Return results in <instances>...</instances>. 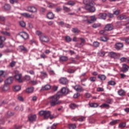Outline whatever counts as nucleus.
I'll use <instances>...</instances> for the list:
<instances>
[{"label": "nucleus", "instance_id": "nucleus-42", "mask_svg": "<svg viewBox=\"0 0 129 129\" xmlns=\"http://www.w3.org/2000/svg\"><path fill=\"white\" fill-rule=\"evenodd\" d=\"M19 25L21 26V27H22L23 28L26 27V23L24 21H20L19 22Z\"/></svg>", "mask_w": 129, "mask_h": 129}, {"label": "nucleus", "instance_id": "nucleus-26", "mask_svg": "<svg viewBox=\"0 0 129 129\" xmlns=\"http://www.w3.org/2000/svg\"><path fill=\"white\" fill-rule=\"evenodd\" d=\"M69 107L71 108V109H75V108L78 107V105L74 103H72L69 105Z\"/></svg>", "mask_w": 129, "mask_h": 129}, {"label": "nucleus", "instance_id": "nucleus-33", "mask_svg": "<svg viewBox=\"0 0 129 129\" xmlns=\"http://www.w3.org/2000/svg\"><path fill=\"white\" fill-rule=\"evenodd\" d=\"M13 89L14 91H19V90H21V86H15L13 87Z\"/></svg>", "mask_w": 129, "mask_h": 129}, {"label": "nucleus", "instance_id": "nucleus-63", "mask_svg": "<svg viewBox=\"0 0 129 129\" xmlns=\"http://www.w3.org/2000/svg\"><path fill=\"white\" fill-rule=\"evenodd\" d=\"M80 95V94H79L78 93L75 94L74 95V98H77L78 97H79Z\"/></svg>", "mask_w": 129, "mask_h": 129}, {"label": "nucleus", "instance_id": "nucleus-12", "mask_svg": "<svg viewBox=\"0 0 129 129\" xmlns=\"http://www.w3.org/2000/svg\"><path fill=\"white\" fill-rule=\"evenodd\" d=\"M117 93L119 95V96L122 97L125 96V94L126 93V92H125V91H124V90L120 89L118 90Z\"/></svg>", "mask_w": 129, "mask_h": 129}, {"label": "nucleus", "instance_id": "nucleus-38", "mask_svg": "<svg viewBox=\"0 0 129 129\" xmlns=\"http://www.w3.org/2000/svg\"><path fill=\"white\" fill-rule=\"evenodd\" d=\"M124 19H125V16L124 15H120L119 16L117 17V20H124Z\"/></svg>", "mask_w": 129, "mask_h": 129}, {"label": "nucleus", "instance_id": "nucleus-51", "mask_svg": "<svg viewBox=\"0 0 129 129\" xmlns=\"http://www.w3.org/2000/svg\"><path fill=\"white\" fill-rule=\"evenodd\" d=\"M51 89H52V90H53V91H57V90H58V86H53L51 87Z\"/></svg>", "mask_w": 129, "mask_h": 129}, {"label": "nucleus", "instance_id": "nucleus-8", "mask_svg": "<svg viewBox=\"0 0 129 129\" xmlns=\"http://www.w3.org/2000/svg\"><path fill=\"white\" fill-rule=\"evenodd\" d=\"M59 82L61 84L66 85L68 84V80L66 78H61L59 79Z\"/></svg>", "mask_w": 129, "mask_h": 129}, {"label": "nucleus", "instance_id": "nucleus-40", "mask_svg": "<svg viewBox=\"0 0 129 129\" xmlns=\"http://www.w3.org/2000/svg\"><path fill=\"white\" fill-rule=\"evenodd\" d=\"M100 45V43L97 42V41H94L93 43V46L94 47H99V45Z\"/></svg>", "mask_w": 129, "mask_h": 129}, {"label": "nucleus", "instance_id": "nucleus-15", "mask_svg": "<svg viewBox=\"0 0 129 129\" xmlns=\"http://www.w3.org/2000/svg\"><path fill=\"white\" fill-rule=\"evenodd\" d=\"M74 90H76V91H78L79 92H81L82 90H83V89L82 88V87L79 85H77L75 87H74Z\"/></svg>", "mask_w": 129, "mask_h": 129}, {"label": "nucleus", "instance_id": "nucleus-28", "mask_svg": "<svg viewBox=\"0 0 129 129\" xmlns=\"http://www.w3.org/2000/svg\"><path fill=\"white\" fill-rule=\"evenodd\" d=\"M26 91L27 93H33V92H34V88H28L26 89Z\"/></svg>", "mask_w": 129, "mask_h": 129}, {"label": "nucleus", "instance_id": "nucleus-6", "mask_svg": "<svg viewBox=\"0 0 129 129\" xmlns=\"http://www.w3.org/2000/svg\"><path fill=\"white\" fill-rule=\"evenodd\" d=\"M109 55L111 58H114V59H118L119 58V54L113 52H110Z\"/></svg>", "mask_w": 129, "mask_h": 129}, {"label": "nucleus", "instance_id": "nucleus-32", "mask_svg": "<svg viewBox=\"0 0 129 129\" xmlns=\"http://www.w3.org/2000/svg\"><path fill=\"white\" fill-rule=\"evenodd\" d=\"M69 128L75 129L76 128V124H70L69 125Z\"/></svg>", "mask_w": 129, "mask_h": 129}, {"label": "nucleus", "instance_id": "nucleus-5", "mask_svg": "<svg viewBox=\"0 0 129 129\" xmlns=\"http://www.w3.org/2000/svg\"><path fill=\"white\" fill-rule=\"evenodd\" d=\"M39 39L41 42H44V43H48L49 42V37L47 36L42 35L39 37Z\"/></svg>", "mask_w": 129, "mask_h": 129}, {"label": "nucleus", "instance_id": "nucleus-35", "mask_svg": "<svg viewBox=\"0 0 129 129\" xmlns=\"http://www.w3.org/2000/svg\"><path fill=\"white\" fill-rule=\"evenodd\" d=\"M108 84L109 85H111V86H114V85H115V84H116V83H115V82H114L113 81H110L108 82Z\"/></svg>", "mask_w": 129, "mask_h": 129}, {"label": "nucleus", "instance_id": "nucleus-19", "mask_svg": "<svg viewBox=\"0 0 129 129\" xmlns=\"http://www.w3.org/2000/svg\"><path fill=\"white\" fill-rule=\"evenodd\" d=\"M6 41V37L4 36H0V48L4 47V43Z\"/></svg>", "mask_w": 129, "mask_h": 129}, {"label": "nucleus", "instance_id": "nucleus-57", "mask_svg": "<svg viewBox=\"0 0 129 129\" xmlns=\"http://www.w3.org/2000/svg\"><path fill=\"white\" fill-rule=\"evenodd\" d=\"M72 32H73V33H79V30H78L77 28H73Z\"/></svg>", "mask_w": 129, "mask_h": 129}, {"label": "nucleus", "instance_id": "nucleus-50", "mask_svg": "<svg viewBox=\"0 0 129 129\" xmlns=\"http://www.w3.org/2000/svg\"><path fill=\"white\" fill-rule=\"evenodd\" d=\"M65 40L66 42H71V41H72V39H71L69 36H66Z\"/></svg>", "mask_w": 129, "mask_h": 129}, {"label": "nucleus", "instance_id": "nucleus-7", "mask_svg": "<svg viewBox=\"0 0 129 129\" xmlns=\"http://www.w3.org/2000/svg\"><path fill=\"white\" fill-rule=\"evenodd\" d=\"M19 35L21 38H23V39H24V40H27L28 38H29V34L25 32H20L19 33Z\"/></svg>", "mask_w": 129, "mask_h": 129}, {"label": "nucleus", "instance_id": "nucleus-56", "mask_svg": "<svg viewBox=\"0 0 129 129\" xmlns=\"http://www.w3.org/2000/svg\"><path fill=\"white\" fill-rule=\"evenodd\" d=\"M16 66V61H13L12 62L10 63L11 67H14Z\"/></svg>", "mask_w": 129, "mask_h": 129}, {"label": "nucleus", "instance_id": "nucleus-1", "mask_svg": "<svg viewBox=\"0 0 129 129\" xmlns=\"http://www.w3.org/2000/svg\"><path fill=\"white\" fill-rule=\"evenodd\" d=\"M69 92V89L63 87L61 89L60 92H58L56 94L50 97V102L51 106H55V105H58L62 103V101L59 100L60 97L64 94L66 95Z\"/></svg>", "mask_w": 129, "mask_h": 129}, {"label": "nucleus", "instance_id": "nucleus-34", "mask_svg": "<svg viewBox=\"0 0 129 129\" xmlns=\"http://www.w3.org/2000/svg\"><path fill=\"white\" fill-rule=\"evenodd\" d=\"M100 34H101V35H103V36H107V35H108V33H107L105 30L100 31Z\"/></svg>", "mask_w": 129, "mask_h": 129}, {"label": "nucleus", "instance_id": "nucleus-9", "mask_svg": "<svg viewBox=\"0 0 129 129\" xmlns=\"http://www.w3.org/2000/svg\"><path fill=\"white\" fill-rule=\"evenodd\" d=\"M13 81L14 78L10 77L5 81V84L6 85H10V84H12V83H13Z\"/></svg>", "mask_w": 129, "mask_h": 129}, {"label": "nucleus", "instance_id": "nucleus-36", "mask_svg": "<svg viewBox=\"0 0 129 129\" xmlns=\"http://www.w3.org/2000/svg\"><path fill=\"white\" fill-rule=\"evenodd\" d=\"M9 89H10V87L9 86H8V85L5 84V85L3 87V90L4 91H8V90H9Z\"/></svg>", "mask_w": 129, "mask_h": 129}, {"label": "nucleus", "instance_id": "nucleus-44", "mask_svg": "<svg viewBox=\"0 0 129 129\" xmlns=\"http://www.w3.org/2000/svg\"><path fill=\"white\" fill-rule=\"evenodd\" d=\"M4 8L7 11H9V10L11 9V6H10V5L9 4H6L4 6Z\"/></svg>", "mask_w": 129, "mask_h": 129}, {"label": "nucleus", "instance_id": "nucleus-47", "mask_svg": "<svg viewBox=\"0 0 129 129\" xmlns=\"http://www.w3.org/2000/svg\"><path fill=\"white\" fill-rule=\"evenodd\" d=\"M14 115V113L13 112L9 111L7 112V116L9 117V116H13Z\"/></svg>", "mask_w": 129, "mask_h": 129}, {"label": "nucleus", "instance_id": "nucleus-52", "mask_svg": "<svg viewBox=\"0 0 129 129\" xmlns=\"http://www.w3.org/2000/svg\"><path fill=\"white\" fill-rule=\"evenodd\" d=\"M120 60L121 62H126L127 61V58L125 57H121Z\"/></svg>", "mask_w": 129, "mask_h": 129}, {"label": "nucleus", "instance_id": "nucleus-16", "mask_svg": "<svg viewBox=\"0 0 129 129\" xmlns=\"http://www.w3.org/2000/svg\"><path fill=\"white\" fill-rule=\"evenodd\" d=\"M128 68H129L128 66L126 65V64H123L122 68L121 69L122 72H124V73L127 72L128 71Z\"/></svg>", "mask_w": 129, "mask_h": 129}, {"label": "nucleus", "instance_id": "nucleus-27", "mask_svg": "<svg viewBox=\"0 0 129 129\" xmlns=\"http://www.w3.org/2000/svg\"><path fill=\"white\" fill-rule=\"evenodd\" d=\"M108 40H109L108 38L105 36L100 37V41H101V42H107Z\"/></svg>", "mask_w": 129, "mask_h": 129}, {"label": "nucleus", "instance_id": "nucleus-60", "mask_svg": "<svg viewBox=\"0 0 129 129\" xmlns=\"http://www.w3.org/2000/svg\"><path fill=\"white\" fill-rule=\"evenodd\" d=\"M18 99L19 101H24V98L21 96L18 97Z\"/></svg>", "mask_w": 129, "mask_h": 129}, {"label": "nucleus", "instance_id": "nucleus-11", "mask_svg": "<svg viewBox=\"0 0 129 129\" xmlns=\"http://www.w3.org/2000/svg\"><path fill=\"white\" fill-rule=\"evenodd\" d=\"M105 31H112L113 30V25L112 24H107L104 28Z\"/></svg>", "mask_w": 129, "mask_h": 129}, {"label": "nucleus", "instance_id": "nucleus-46", "mask_svg": "<svg viewBox=\"0 0 129 129\" xmlns=\"http://www.w3.org/2000/svg\"><path fill=\"white\" fill-rule=\"evenodd\" d=\"M67 5H68L69 6H74L75 5V2H74V1H69Z\"/></svg>", "mask_w": 129, "mask_h": 129}, {"label": "nucleus", "instance_id": "nucleus-59", "mask_svg": "<svg viewBox=\"0 0 129 129\" xmlns=\"http://www.w3.org/2000/svg\"><path fill=\"white\" fill-rule=\"evenodd\" d=\"M63 11H65V12H69L70 11V9L65 6H63Z\"/></svg>", "mask_w": 129, "mask_h": 129}, {"label": "nucleus", "instance_id": "nucleus-17", "mask_svg": "<svg viewBox=\"0 0 129 129\" xmlns=\"http://www.w3.org/2000/svg\"><path fill=\"white\" fill-rule=\"evenodd\" d=\"M91 20H88L87 22L89 23V24H92L94 21H96L97 20V18L95 16H92L90 17Z\"/></svg>", "mask_w": 129, "mask_h": 129}, {"label": "nucleus", "instance_id": "nucleus-48", "mask_svg": "<svg viewBox=\"0 0 129 129\" xmlns=\"http://www.w3.org/2000/svg\"><path fill=\"white\" fill-rule=\"evenodd\" d=\"M1 33L3 34V35H5L6 36H11V34H10V33L7 32V31H2Z\"/></svg>", "mask_w": 129, "mask_h": 129}, {"label": "nucleus", "instance_id": "nucleus-41", "mask_svg": "<svg viewBox=\"0 0 129 129\" xmlns=\"http://www.w3.org/2000/svg\"><path fill=\"white\" fill-rule=\"evenodd\" d=\"M20 50H21V51H23V52L28 51V50L27 49V48H26V47H25L24 46H20Z\"/></svg>", "mask_w": 129, "mask_h": 129}, {"label": "nucleus", "instance_id": "nucleus-58", "mask_svg": "<svg viewBox=\"0 0 129 129\" xmlns=\"http://www.w3.org/2000/svg\"><path fill=\"white\" fill-rule=\"evenodd\" d=\"M120 76L121 77V78L122 79H124V78H126V76L124 75V74H120Z\"/></svg>", "mask_w": 129, "mask_h": 129}, {"label": "nucleus", "instance_id": "nucleus-45", "mask_svg": "<svg viewBox=\"0 0 129 129\" xmlns=\"http://www.w3.org/2000/svg\"><path fill=\"white\" fill-rule=\"evenodd\" d=\"M4 73H5V72L4 71H0V83L1 82H3V78H2L1 76L4 75Z\"/></svg>", "mask_w": 129, "mask_h": 129}, {"label": "nucleus", "instance_id": "nucleus-61", "mask_svg": "<svg viewBox=\"0 0 129 129\" xmlns=\"http://www.w3.org/2000/svg\"><path fill=\"white\" fill-rule=\"evenodd\" d=\"M107 17H108V18H113V14L111 13H108L107 14Z\"/></svg>", "mask_w": 129, "mask_h": 129}, {"label": "nucleus", "instance_id": "nucleus-37", "mask_svg": "<svg viewBox=\"0 0 129 129\" xmlns=\"http://www.w3.org/2000/svg\"><path fill=\"white\" fill-rule=\"evenodd\" d=\"M7 103H8L7 100H4V101L0 100V106H2V105H4V104H7Z\"/></svg>", "mask_w": 129, "mask_h": 129}, {"label": "nucleus", "instance_id": "nucleus-18", "mask_svg": "<svg viewBox=\"0 0 129 129\" xmlns=\"http://www.w3.org/2000/svg\"><path fill=\"white\" fill-rule=\"evenodd\" d=\"M107 14L105 13H100L98 15V19H101L102 20H105L106 19Z\"/></svg>", "mask_w": 129, "mask_h": 129}, {"label": "nucleus", "instance_id": "nucleus-21", "mask_svg": "<svg viewBox=\"0 0 129 129\" xmlns=\"http://www.w3.org/2000/svg\"><path fill=\"white\" fill-rule=\"evenodd\" d=\"M47 18L49 19V20H53L54 18H55V15L52 12H49L47 14Z\"/></svg>", "mask_w": 129, "mask_h": 129}, {"label": "nucleus", "instance_id": "nucleus-43", "mask_svg": "<svg viewBox=\"0 0 129 129\" xmlns=\"http://www.w3.org/2000/svg\"><path fill=\"white\" fill-rule=\"evenodd\" d=\"M23 79L24 80H26V81H29V80H30L31 79V77H30V76H28V75H26Z\"/></svg>", "mask_w": 129, "mask_h": 129}, {"label": "nucleus", "instance_id": "nucleus-49", "mask_svg": "<svg viewBox=\"0 0 129 129\" xmlns=\"http://www.w3.org/2000/svg\"><path fill=\"white\" fill-rule=\"evenodd\" d=\"M22 16H23V17H25L26 18H30V17H31V15L28 13H23L22 14Z\"/></svg>", "mask_w": 129, "mask_h": 129}, {"label": "nucleus", "instance_id": "nucleus-24", "mask_svg": "<svg viewBox=\"0 0 129 129\" xmlns=\"http://www.w3.org/2000/svg\"><path fill=\"white\" fill-rule=\"evenodd\" d=\"M98 78L100 79L102 81H103L106 79V76L104 75H99L98 76Z\"/></svg>", "mask_w": 129, "mask_h": 129}, {"label": "nucleus", "instance_id": "nucleus-39", "mask_svg": "<svg viewBox=\"0 0 129 129\" xmlns=\"http://www.w3.org/2000/svg\"><path fill=\"white\" fill-rule=\"evenodd\" d=\"M89 80L91 82H95L96 81V78L95 77H91L90 78Z\"/></svg>", "mask_w": 129, "mask_h": 129}, {"label": "nucleus", "instance_id": "nucleus-13", "mask_svg": "<svg viewBox=\"0 0 129 129\" xmlns=\"http://www.w3.org/2000/svg\"><path fill=\"white\" fill-rule=\"evenodd\" d=\"M27 10L30 13H36L37 12V8L33 6L28 7Z\"/></svg>", "mask_w": 129, "mask_h": 129}, {"label": "nucleus", "instance_id": "nucleus-54", "mask_svg": "<svg viewBox=\"0 0 129 129\" xmlns=\"http://www.w3.org/2000/svg\"><path fill=\"white\" fill-rule=\"evenodd\" d=\"M104 89L103 88L99 87L97 89V91L98 92L104 91Z\"/></svg>", "mask_w": 129, "mask_h": 129}, {"label": "nucleus", "instance_id": "nucleus-25", "mask_svg": "<svg viewBox=\"0 0 129 129\" xmlns=\"http://www.w3.org/2000/svg\"><path fill=\"white\" fill-rule=\"evenodd\" d=\"M51 87L50 85H46L42 87V90H49V89H51Z\"/></svg>", "mask_w": 129, "mask_h": 129}, {"label": "nucleus", "instance_id": "nucleus-10", "mask_svg": "<svg viewBox=\"0 0 129 129\" xmlns=\"http://www.w3.org/2000/svg\"><path fill=\"white\" fill-rule=\"evenodd\" d=\"M85 119V117L82 116V117H75L72 118L73 121H77L78 120L79 121H83Z\"/></svg>", "mask_w": 129, "mask_h": 129}, {"label": "nucleus", "instance_id": "nucleus-55", "mask_svg": "<svg viewBox=\"0 0 129 129\" xmlns=\"http://www.w3.org/2000/svg\"><path fill=\"white\" fill-rule=\"evenodd\" d=\"M119 127H125V123H121L119 124Z\"/></svg>", "mask_w": 129, "mask_h": 129}, {"label": "nucleus", "instance_id": "nucleus-62", "mask_svg": "<svg viewBox=\"0 0 129 129\" xmlns=\"http://www.w3.org/2000/svg\"><path fill=\"white\" fill-rule=\"evenodd\" d=\"M68 73L72 74V73H74V72H75V71L74 70H72V69H69L68 70Z\"/></svg>", "mask_w": 129, "mask_h": 129}, {"label": "nucleus", "instance_id": "nucleus-30", "mask_svg": "<svg viewBox=\"0 0 129 129\" xmlns=\"http://www.w3.org/2000/svg\"><path fill=\"white\" fill-rule=\"evenodd\" d=\"M100 107H101V108H104V107L105 108H109V105L106 103H103L100 106Z\"/></svg>", "mask_w": 129, "mask_h": 129}, {"label": "nucleus", "instance_id": "nucleus-3", "mask_svg": "<svg viewBox=\"0 0 129 129\" xmlns=\"http://www.w3.org/2000/svg\"><path fill=\"white\" fill-rule=\"evenodd\" d=\"M40 115L43 116L44 119H48L50 117V119H53L54 116H51V112L50 111H40L39 112Z\"/></svg>", "mask_w": 129, "mask_h": 129}, {"label": "nucleus", "instance_id": "nucleus-53", "mask_svg": "<svg viewBox=\"0 0 129 129\" xmlns=\"http://www.w3.org/2000/svg\"><path fill=\"white\" fill-rule=\"evenodd\" d=\"M106 102L108 104H111V102H112V99H108L106 101Z\"/></svg>", "mask_w": 129, "mask_h": 129}, {"label": "nucleus", "instance_id": "nucleus-64", "mask_svg": "<svg viewBox=\"0 0 129 129\" xmlns=\"http://www.w3.org/2000/svg\"><path fill=\"white\" fill-rule=\"evenodd\" d=\"M56 126H57V124H53L51 126V129H56Z\"/></svg>", "mask_w": 129, "mask_h": 129}, {"label": "nucleus", "instance_id": "nucleus-14", "mask_svg": "<svg viewBox=\"0 0 129 129\" xmlns=\"http://www.w3.org/2000/svg\"><path fill=\"white\" fill-rule=\"evenodd\" d=\"M15 79H16V80H18V81H19V82L22 83L23 82V80H22V74H16L15 76Z\"/></svg>", "mask_w": 129, "mask_h": 129}, {"label": "nucleus", "instance_id": "nucleus-22", "mask_svg": "<svg viewBox=\"0 0 129 129\" xmlns=\"http://www.w3.org/2000/svg\"><path fill=\"white\" fill-rule=\"evenodd\" d=\"M81 42L80 43H77V46L79 47L80 48L81 47H83V45H84V43H85V39L84 38H80Z\"/></svg>", "mask_w": 129, "mask_h": 129}, {"label": "nucleus", "instance_id": "nucleus-23", "mask_svg": "<svg viewBox=\"0 0 129 129\" xmlns=\"http://www.w3.org/2000/svg\"><path fill=\"white\" fill-rule=\"evenodd\" d=\"M59 60L60 62H65L68 60V57L66 56H61L59 57Z\"/></svg>", "mask_w": 129, "mask_h": 129}, {"label": "nucleus", "instance_id": "nucleus-29", "mask_svg": "<svg viewBox=\"0 0 129 129\" xmlns=\"http://www.w3.org/2000/svg\"><path fill=\"white\" fill-rule=\"evenodd\" d=\"M118 121H119V120H113L109 123V124H110V125H114V124H116Z\"/></svg>", "mask_w": 129, "mask_h": 129}, {"label": "nucleus", "instance_id": "nucleus-4", "mask_svg": "<svg viewBox=\"0 0 129 129\" xmlns=\"http://www.w3.org/2000/svg\"><path fill=\"white\" fill-rule=\"evenodd\" d=\"M28 120L30 122H33L34 121H36V119H37V115L36 114H31L28 117Z\"/></svg>", "mask_w": 129, "mask_h": 129}, {"label": "nucleus", "instance_id": "nucleus-31", "mask_svg": "<svg viewBox=\"0 0 129 129\" xmlns=\"http://www.w3.org/2000/svg\"><path fill=\"white\" fill-rule=\"evenodd\" d=\"M90 107H97L98 106V104L96 103H91L89 104Z\"/></svg>", "mask_w": 129, "mask_h": 129}, {"label": "nucleus", "instance_id": "nucleus-20", "mask_svg": "<svg viewBox=\"0 0 129 129\" xmlns=\"http://www.w3.org/2000/svg\"><path fill=\"white\" fill-rule=\"evenodd\" d=\"M122 47H123V44L121 43H117L115 45V48L116 50H120Z\"/></svg>", "mask_w": 129, "mask_h": 129}, {"label": "nucleus", "instance_id": "nucleus-2", "mask_svg": "<svg viewBox=\"0 0 129 129\" xmlns=\"http://www.w3.org/2000/svg\"><path fill=\"white\" fill-rule=\"evenodd\" d=\"M84 2H87L85 9L91 13H94L95 12V8L93 6L94 2L91 0H85Z\"/></svg>", "mask_w": 129, "mask_h": 129}]
</instances>
